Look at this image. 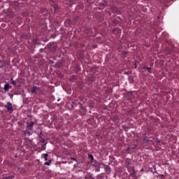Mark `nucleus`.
Wrapping results in <instances>:
<instances>
[{"mask_svg":"<svg viewBox=\"0 0 179 179\" xmlns=\"http://www.w3.org/2000/svg\"><path fill=\"white\" fill-rule=\"evenodd\" d=\"M6 108L7 110H12V103L10 102H8L6 105Z\"/></svg>","mask_w":179,"mask_h":179,"instance_id":"nucleus-1","label":"nucleus"},{"mask_svg":"<svg viewBox=\"0 0 179 179\" xmlns=\"http://www.w3.org/2000/svg\"><path fill=\"white\" fill-rule=\"evenodd\" d=\"M10 88H12V86H10L9 84H6L4 87V90L8 91Z\"/></svg>","mask_w":179,"mask_h":179,"instance_id":"nucleus-2","label":"nucleus"},{"mask_svg":"<svg viewBox=\"0 0 179 179\" xmlns=\"http://www.w3.org/2000/svg\"><path fill=\"white\" fill-rule=\"evenodd\" d=\"M33 125H34V122H30L29 124L27 126L28 129H31V128H33Z\"/></svg>","mask_w":179,"mask_h":179,"instance_id":"nucleus-3","label":"nucleus"},{"mask_svg":"<svg viewBox=\"0 0 179 179\" xmlns=\"http://www.w3.org/2000/svg\"><path fill=\"white\" fill-rule=\"evenodd\" d=\"M38 90V88L37 87H34L31 90V93H36Z\"/></svg>","mask_w":179,"mask_h":179,"instance_id":"nucleus-4","label":"nucleus"},{"mask_svg":"<svg viewBox=\"0 0 179 179\" xmlns=\"http://www.w3.org/2000/svg\"><path fill=\"white\" fill-rule=\"evenodd\" d=\"M43 157H44L45 160L47 162V160H48L47 157H48V154H43Z\"/></svg>","mask_w":179,"mask_h":179,"instance_id":"nucleus-5","label":"nucleus"},{"mask_svg":"<svg viewBox=\"0 0 179 179\" xmlns=\"http://www.w3.org/2000/svg\"><path fill=\"white\" fill-rule=\"evenodd\" d=\"M10 83H12V85H16V83L15 82V80H13V78L10 79Z\"/></svg>","mask_w":179,"mask_h":179,"instance_id":"nucleus-6","label":"nucleus"},{"mask_svg":"<svg viewBox=\"0 0 179 179\" xmlns=\"http://www.w3.org/2000/svg\"><path fill=\"white\" fill-rule=\"evenodd\" d=\"M45 166H50V164H51V161H50L49 162H45Z\"/></svg>","mask_w":179,"mask_h":179,"instance_id":"nucleus-7","label":"nucleus"},{"mask_svg":"<svg viewBox=\"0 0 179 179\" xmlns=\"http://www.w3.org/2000/svg\"><path fill=\"white\" fill-rule=\"evenodd\" d=\"M150 69H152L150 67L147 68V70L148 71V72H150Z\"/></svg>","mask_w":179,"mask_h":179,"instance_id":"nucleus-8","label":"nucleus"},{"mask_svg":"<svg viewBox=\"0 0 179 179\" xmlns=\"http://www.w3.org/2000/svg\"><path fill=\"white\" fill-rule=\"evenodd\" d=\"M90 157H91V160H93V155H90Z\"/></svg>","mask_w":179,"mask_h":179,"instance_id":"nucleus-9","label":"nucleus"},{"mask_svg":"<svg viewBox=\"0 0 179 179\" xmlns=\"http://www.w3.org/2000/svg\"><path fill=\"white\" fill-rule=\"evenodd\" d=\"M72 159V160H76V159H75V158H71Z\"/></svg>","mask_w":179,"mask_h":179,"instance_id":"nucleus-10","label":"nucleus"},{"mask_svg":"<svg viewBox=\"0 0 179 179\" xmlns=\"http://www.w3.org/2000/svg\"><path fill=\"white\" fill-rule=\"evenodd\" d=\"M91 179H94V178H91Z\"/></svg>","mask_w":179,"mask_h":179,"instance_id":"nucleus-11","label":"nucleus"}]
</instances>
